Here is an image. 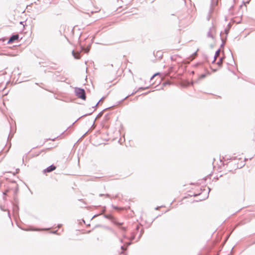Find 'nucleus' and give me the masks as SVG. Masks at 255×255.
Segmentation results:
<instances>
[{"label": "nucleus", "mask_w": 255, "mask_h": 255, "mask_svg": "<svg viewBox=\"0 0 255 255\" xmlns=\"http://www.w3.org/2000/svg\"><path fill=\"white\" fill-rule=\"evenodd\" d=\"M74 92L75 95L79 98L85 100L86 99V92L84 89L79 87H75L74 88Z\"/></svg>", "instance_id": "1"}, {"label": "nucleus", "mask_w": 255, "mask_h": 255, "mask_svg": "<svg viewBox=\"0 0 255 255\" xmlns=\"http://www.w3.org/2000/svg\"><path fill=\"white\" fill-rule=\"evenodd\" d=\"M104 217L106 219H109L111 220V221L115 225L119 226V227L123 231L125 232L126 231V228L124 227H121L123 225V223H120L117 221L115 218L111 215V214H105Z\"/></svg>", "instance_id": "2"}, {"label": "nucleus", "mask_w": 255, "mask_h": 255, "mask_svg": "<svg viewBox=\"0 0 255 255\" xmlns=\"http://www.w3.org/2000/svg\"><path fill=\"white\" fill-rule=\"evenodd\" d=\"M49 14L53 16H58L61 14V10L58 7H54L50 10Z\"/></svg>", "instance_id": "3"}, {"label": "nucleus", "mask_w": 255, "mask_h": 255, "mask_svg": "<svg viewBox=\"0 0 255 255\" xmlns=\"http://www.w3.org/2000/svg\"><path fill=\"white\" fill-rule=\"evenodd\" d=\"M56 167L53 164H52L50 165L49 166L47 167L46 168L43 170V173H49L50 172H52L54 171L56 169Z\"/></svg>", "instance_id": "4"}, {"label": "nucleus", "mask_w": 255, "mask_h": 255, "mask_svg": "<svg viewBox=\"0 0 255 255\" xmlns=\"http://www.w3.org/2000/svg\"><path fill=\"white\" fill-rule=\"evenodd\" d=\"M19 38V35L18 34H12L9 38L7 44H10L17 40Z\"/></svg>", "instance_id": "5"}, {"label": "nucleus", "mask_w": 255, "mask_h": 255, "mask_svg": "<svg viewBox=\"0 0 255 255\" xmlns=\"http://www.w3.org/2000/svg\"><path fill=\"white\" fill-rule=\"evenodd\" d=\"M149 86L145 87H139L137 91L133 92L131 94L127 96L124 99H123L122 100V101H124V100L127 99L128 97L129 96L135 94L137 91H140V90H143L147 89L149 88Z\"/></svg>", "instance_id": "6"}, {"label": "nucleus", "mask_w": 255, "mask_h": 255, "mask_svg": "<svg viewBox=\"0 0 255 255\" xmlns=\"http://www.w3.org/2000/svg\"><path fill=\"white\" fill-rule=\"evenodd\" d=\"M205 73H203L201 74L199 77V80H201L205 78L207 76L210 75L211 74V72L209 71L207 69H205Z\"/></svg>", "instance_id": "7"}, {"label": "nucleus", "mask_w": 255, "mask_h": 255, "mask_svg": "<svg viewBox=\"0 0 255 255\" xmlns=\"http://www.w3.org/2000/svg\"><path fill=\"white\" fill-rule=\"evenodd\" d=\"M131 244V242H128L126 243L124 246H121V249L123 251H125L127 250L128 246H129Z\"/></svg>", "instance_id": "8"}, {"label": "nucleus", "mask_w": 255, "mask_h": 255, "mask_svg": "<svg viewBox=\"0 0 255 255\" xmlns=\"http://www.w3.org/2000/svg\"><path fill=\"white\" fill-rule=\"evenodd\" d=\"M214 29V27L210 28L209 31H208L207 33V37H210L212 38L213 39L214 38V35L212 34L213 30Z\"/></svg>", "instance_id": "9"}, {"label": "nucleus", "mask_w": 255, "mask_h": 255, "mask_svg": "<svg viewBox=\"0 0 255 255\" xmlns=\"http://www.w3.org/2000/svg\"><path fill=\"white\" fill-rule=\"evenodd\" d=\"M90 45H88L87 47H85L84 46H81V50L84 51L85 53H88L90 49Z\"/></svg>", "instance_id": "10"}, {"label": "nucleus", "mask_w": 255, "mask_h": 255, "mask_svg": "<svg viewBox=\"0 0 255 255\" xmlns=\"http://www.w3.org/2000/svg\"><path fill=\"white\" fill-rule=\"evenodd\" d=\"M224 57H221L219 60V61L217 62V64L219 66L221 67L222 66L223 61L224 60Z\"/></svg>", "instance_id": "11"}, {"label": "nucleus", "mask_w": 255, "mask_h": 255, "mask_svg": "<svg viewBox=\"0 0 255 255\" xmlns=\"http://www.w3.org/2000/svg\"><path fill=\"white\" fill-rule=\"evenodd\" d=\"M107 109H108V108H106V109H105L104 110H103L102 111H101V112H100V113L97 115V117L96 118V119H95V121L96 119H97L100 118V117H101L102 116V115H103V114L104 112L105 111L107 110Z\"/></svg>", "instance_id": "12"}, {"label": "nucleus", "mask_w": 255, "mask_h": 255, "mask_svg": "<svg viewBox=\"0 0 255 255\" xmlns=\"http://www.w3.org/2000/svg\"><path fill=\"white\" fill-rule=\"evenodd\" d=\"M72 55L73 56H74V57L75 58V59H78L79 58H80V55L79 53H78L77 55L75 54V52L74 50L72 51Z\"/></svg>", "instance_id": "13"}, {"label": "nucleus", "mask_w": 255, "mask_h": 255, "mask_svg": "<svg viewBox=\"0 0 255 255\" xmlns=\"http://www.w3.org/2000/svg\"><path fill=\"white\" fill-rule=\"evenodd\" d=\"M220 52V49H218L215 52V54L214 55V57H215V58H217V57L218 56V55L219 54Z\"/></svg>", "instance_id": "14"}, {"label": "nucleus", "mask_w": 255, "mask_h": 255, "mask_svg": "<svg viewBox=\"0 0 255 255\" xmlns=\"http://www.w3.org/2000/svg\"><path fill=\"white\" fill-rule=\"evenodd\" d=\"M104 196H105L106 197H108V198H110V197H111V195L109 194H99V196H100V197H102Z\"/></svg>", "instance_id": "15"}, {"label": "nucleus", "mask_w": 255, "mask_h": 255, "mask_svg": "<svg viewBox=\"0 0 255 255\" xmlns=\"http://www.w3.org/2000/svg\"><path fill=\"white\" fill-rule=\"evenodd\" d=\"M104 119L106 121H108L109 120V114H107L106 115H105L104 116Z\"/></svg>", "instance_id": "16"}, {"label": "nucleus", "mask_w": 255, "mask_h": 255, "mask_svg": "<svg viewBox=\"0 0 255 255\" xmlns=\"http://www.w3.org/2000/svg\"><path fill=\"white\" fill-rule=\"evenodd\" d=\"M13 134H14L13 133H11V132L10 131L9 134V135L7 137V140L11 139V138L12 137V136L13 135Z\"/></svg>", "instance_id": "17"}, {"label": "nucleus", "mask_w": 255, "mask_h": 255, "mask_svg": "<svg viewBox=\"0 0 255 255\" xmlns=\"http://www.w3.org/2000/svg\"><path fill=\"white\" fill-rule=\"evenodd\" d=\"M93 112H91V113H88V114H86L83 116H82L81 117H80L77 120H78L79 119H80V118H82V117H86L87 116H89V115H91L92 113H93Z\"/></svg>", "instance_id": "18"}, {"label": "nucleus", "mask_w": 255, "mask_h": 255, "mask_svg": "<svg viewBox=\"0 0 255 255\" xmlns=\"http://www.w3.org/2000/svg\"><path fill=\"white\" fill-rule=\"evenodd\" d=\"M135 238V235L134 234L132 235L130 238H129V240H130V242L133 241V240H134Z\"/></svg>", "instance_id": "19"}, {"label": "nucleus", "mask_w": 255, "mask_h": 255, "mask_svg": "<svg viewBox=\"0 0 255 255\" xmlns=\"http://www.w3.org/2000/svg\"><path fill=\"white\" fill-rule=\"evenodd\" d=\"M221 40H222V43L221 44V47H223L225 45V40L223 39V38H221Z\"/></svg>", "instance_id": "20"}, {"label": "nucleus", "mask_w": 255, "mask_h": 255, "mask_svg": "<svg viewBox=\"0 0 255 255\" xmlns=\"http://www.w3.org/2000/svg\"><path fill=\"white\" fill-rule=\"evenodd\" d=\"M120 254H123V255H128L127 253H125L124 251L123 250L120 253Z\"/></svg>", "instance_id": "21"}, {"label": "nucleus", "mask_w": 255, "mask_h": 255, "mask_svg": "<svg viewBox=\"0 0 255 255\" xmlns=\"http://www.w3.org/2000/svg\"><path fill=\"white\" fill-rule=\"evenodd\" d=\"M159 74H160L159 73H156L154 74V75L151 77V78H150V80H151L154 78V76H156V75H159Z\"/></svg>", "instance_id": "22"}, {"label": "nucleus", "mask_w": 255, "mask_h": 255, "mask_svg": "<svg viewBox=\"0 0 255 255\" xmlns=\"http://www.w3.org/2000/svg\"><path fill=\"white\" fill-rule=\"evenodd\" d=\"M51 233L52 234H56V235H58V233H57V231H51Z\"/></svg>", "instance_id": "23"}, {"label": "nucleus", "mask_w": 255, "mask_h": 255, "mask_svg": "<svg viewBox=\"0 0 255 255\" xmlns=\"http://www.w3.org/2000/svg\"><path fill=\"white\" fill-rule=\"evenodd\" d=\"M229 31V29H225V32L226 33V35H227V34H228ZM226 37H227V36H226Z\"/></svg>", "instance_id": "24"}, {"label": "nucleus", "mask_w": 255, "mask_h": 255, "mask_svg": "<svg viewBox=\"0 0 255 255\" xmlns=\"http://www.w3.org/2000/svg\"><path fill=\"white\" fill-rule=\"evenodd\" d=\"M200 65H202V63H197L196 64L194 65V66L197 67Z\"/></svg>", "instance_id": "25"}, {"label": "nucleus", "mask_w": 255, "mask_h": 255, "mask_svg": "<svg viewBox=\"0 0 255 255\" xmlns=\"http://www.w3.org/2000/svg\"><path fill=\"white\" fill-rule=\"evenodd\" d=\"M112 207L114 209H118V207H117V206H115V205H112Z\"/></svg>", "instance_id": "26"}, {"label": "nucleus", "mask_w": 255, "mask_h": 255, "mask_svg": "<svg viewBox=\"0 0 255 255\" xmlns=\"http://www.w3.org/2000/svg\"><path fill=\"white\" fill-rule=\"evenodd\" d=\"M99 104V102H98L96 104V105H95L94 106L92 107V108H96L97 106L98 105V104Z\"/></svg>", "instance_id": "27"}, {"label": "nucleus", "mask_w": 255, "mask_h": 255, "mask_svg": "<svg viewBox=\"0 0 255 255\" xmlns=\"http://www.w3.org/2000/svg\"><path fill=\"white\" fill-rule=\"evenodd\" d=\"M198 50V49L194 53H193V56H196L197 55V51Z\"/></svg>", "instance_id": "28"}, {"label": "nucleus", "mask_w": 255, "mask_h": 255, "mask_svg": "<svg viewBox=\"0 0 255 255\" xmlns=\"http://www.w3.org/2000/svg\"><path fill=\"white\" fill-rule=\"evenodd\" d=\"M62 224H58V225H57V228H60L62 227Z\"/></svg>", "instance_id": "29"}, {"label": "nucleus", "mask_w": 255, "mask_h": 255, "mask_svg": "<svg viewBox=\"0 0 255 255\" xmlns=\"http://www.w3.org/2000/svg\"><path fill=\"white\" fill-rule=\"evenodd\" d=\"M101 215V214H96L93 217V218L96 217H97L99 215Z\"/></svg>", "instance_id": "30"}, {"label": "nucleus", "mask_w": 255, "mask_h": 255, "mask_svg": "<svg viewBox=\"0 0 255 255\" xmlns=\"http://www.w3.org/2000/svg\"><path fill=\"white\" fill-rule=\"evenodd\" d=\"M143 229H142L141 231H140V234H141V235H142L143 233Z\"/></svg>", "instance_id": "31"}, {"label": "nucleus", "mask_w": 255, "mask_h": 255, "mask_svg": "<svg viewBox=\"0 0 255 255\" xmlns=\"http://www.w3.org/2000/svg\"><path fill=\"white\" fill-rule=\"evenodd\" d=\"M143 229H142L141 231H140V234H141V235H142L143 233Z\"/></svg>", "instance_id": "32"}, {"label": "nucleus", "mask_w": 255, "mask_h": 255, "mask_svg": "<svg viewBox=\"0 0 255 255\" xmlns=\"http://www.w3.org/2000/svg\"><path fill=\"white\" fill-rule=\"evenodd\" d=\"M14 211L15 210H18V206H16L14 209Z\"/></svg>", "instance_id": "33"}, {"label": "nucleus", "mask_w": 255, "mask_h": 255, "mask_svg": "<svg viewBox=\"0 0 255 255\" xmlns=\"http://www.w3.org/2000/svg\"><path fill=\"white\" fill-rule=\"evenodd\" d=\"M8 192V191H6L3 193V195H6L7 193Z\"/></svg>", "instance_id": "34"}, {"label": "nucleus", "mask_w": 255, "mask_h": 255, "mask_svg": "<svg viewBox=\"0 0 255 255\" xmlns=\"http://www.w3.org/2000/svg\"><path fill=\"white\" fill-rule=\"evenodd\" d=\"M104 98H105V97H102V98L99 100V103H100L101 101H102V100H103L104 99Z\"/></svg>", "instance_id": "35"}, {"label": "nucleus", "mask_w": 255, "mask_h": 255, "mask_svg": "<svg viewBox=\"0 0 255 255\" xmlns=\"http://www.w3.org/2000/svg\"><path fill=\"white\" fill-rule=\"evenodd\" d=\"M142 236L141 234H139V236H138V240H139L140 239V238H141V237Z\"/></svg>", "instance_id": "36"}, {"label": "nucleus", "mask_w": 255, "mask_h": 255, "mask_svg": "<svg viewBox=\"0 0 255 255\" xmlns=\"http://www.w3.org/2000/svg\"><path fill=\"white\" fill-rule=\"evenodd\" d=\"M216 60V58H215V57H214V60L212 61V63H215V62Z\"/></svg>", "instance_id": "37"}, {"label": "nucleus", "mask_w": 255, "mask_h": 255, "mask_svg": "<svg viewBox=\"0 0 255 255\" xmlns=\"http://www.w3.org/2000/svg\"><path fill=\"white\" fill-rule=\"evenodd\" d=\"M55 139H56V138H52V139L49 138V140H51L52 141H55Z\"/></svg>", "instance_id": "38"}, {"label": "nucleus", "mask_w": 255, "mask_h": 255, "mask_svg": "<svg viewBox=\"0 0 255 255\" xmlns=\"http://www.w3.org/2000/svg\"><path fill=\"white\" fill-rule=\"evenodd\" d=\"M161 207H157L155 208V210H158Z\"/></svg>", "instance_id": "39"}, {"label": "nucleus", "mask_w": 255, "mask_h": 255, "mask_svg": "<svg viewBox=\"0 0 255 255\" xmlns=\"http://www.w3.org/2000/svg\"><path fill=\"white\" fill-rule=\"evenodd\" d=\"M120 242L121 243H124V241H123V240L122 239H120Z\"/></svg>", "instance_id": "40"}, {"label": "nucleus", "mask_w": 255, "mask_h": 255, "mask_svg": "<svg viewBox=\"0 0 255 255\" xmlns=\"http://www.w3.org/2000/svg\"><path fill=\"white\" fill-rule=\"evenodd\" d=\"M24 22L23 21H20V24H23Z\"/></svg>", "instance_id": "41"}, {"label": "nucleus", "mask_w": 255, "mask_h": 255, "mask_svg": "<svg viewBox=\"0 0 255 255\" xmlns=\"http://www.w3.org/2000/svg\"><path fill=\"white\" fill-rule=\"evenodd\" d=\"M105 211H106V207H104V209H103V212H105Z\"/></svg>", "instance_id": "42"}, {"label": "nucleus", "mask_w": 255, "mask_h": 255, "mask_svg": "<svg viewBox=\"0 0 255 255\" xmlns=\"http://www.w3.org/2000/svg\"><path fill=\"white\" fill-rule=\"evenodd\" d=\"M0 209L2 211H5L4 209H3V208H2L1 207H0Z\"/></svg>", "instance_id": "43"}, {"label": "nucleus", "mask_w": 255, "mask_h": 255, "mask_svg": "<svg viewBox=\"0 0 255 255\" xmlns=\"http://www.w3.org/2000/svg\"><path fill=\"white\" fill-rule=\"evenodd\" d=\"M64 78H63L62 79H61V81H64L65 80H64Z\"/></svg>", "instance_id": "44"}, {"label": "nucleus", "mask_w": 255, "mask_h": 255, "mask_svg": "<svg viewBox=\"0 0 255 255\" xmlns=\"http://www.w3.org/2000/svg\"><path fill=\"white\" fill-rule=\"evenodd\" d=\"M136 229L137 230H138V229H139V227H138V226H137V227H136Z\"/></svg>", "instance_id": "45"}, {"label": "nucleus", "mask_w": 255, "mask_h": 255, "mask_svg": "<svg viewBox=\"0 0 255 255\" xmlns=\"http://www.w3.org/2000/svg\"><path fill=\"white\" fill-rule=\"evenodd\" d=\"M57 74H58V73H59V72H55V74L56 76H57Z\"/></svg>", "instance_id": "46"}, {"label": "nucleus", "mask_w": 255, "mask_h": 255, "mask_svg": "<svg viewBox=\"0 0 255 255\" xmlns=\"http://www.w3.org/2000/svg\"><path fill=\"white\" fill-rule=\"evenodd\" d=\"M208 189H209V191H208V193H209V192L211 191V189L210 188L208 187Z\"/></svg>", "instance_id": "47"}, {"label": "nucleus", "mask_w": 255, "mask_h": 255, "mask_svg": "<svg viewBox=\"0 0 255 255\" xmlns=\"http://www.w3.org/2000/svg\"><path fill=\"white\" fill-rule=\"evenodd\" d=\"M32 231H39V230H38V229H36V230H32Z\"/></svg>", "instance_id": "48"}, {"label": "nucleus", "mask_w": 255, "mask_h": 255, "mask_svg": "<svg viewBox=\"0 0 255 255\" xmlns=\"http://www.w3.org/2000/svg\"><path fill=\"white\" fill-rule=\"evenodd\" d=\"M149 93V92H147V93H144L143 94H144V95H146V94H147V93Z\"/></svg>", "instance_id": "49"}, {"label": "nucleus", "mask_w": 255, "mask_h": 255, "mask_svg": "<svg viewBox=\"0 0 255 255\" xmlns=\"http://www.w3.org/2000/svg\"><path fill=\"white\" fill-rule=\"evenodd\" d=\"M48 229H49V228H47V229H43V230H48Z\"/></svg>", "instance_id": "50"}, {"label": "nucleus", "mask_w": 255, "mask_h": 255, "mask_svg": "<svg viewBox=\"0 0 255 255\" xmlns=\"http://www.w3.org/2000/svg\"><path fill=\"white\" fill-rule=\"evenodd\" d=\"M232 57L233 58V55L232 54ZM233 60L234 61V58H233Z\"/></svg>", "instance_id": "51"}, {"label": "nucleus", "mask_w": 255, "mask_h": 255, "mask_svg": "<svg viewBox=\"0 0 255 255\" xmlns=\"http://www.w3.org/2000/svg\"><path fill=\"white\" fill-rule=\"evenodd\" d=\"M94 123H95V121L94 122ZM94 125V123L93 124L92 127H93Z\"/></svg>", "instance_id": "52"}, {"label": "nucleus", "mask_w": 255, "mask_h": 255, "mask_svg": "<svg viewBox=\"0 0 255 255\" xmlns=\"http://www.w3.org/2000/svg\"><path fill=\"white\" fill-rule=\"evenodd\" d=\"M8 215L9 216H10L9 212L8 213Z\"/></svg>", "instance_id": "53"}, {"label": "nucleus", "mask_w": 255, "mask_h": 255, "mask_svg": "<svg viewBox=\"0 0 255 255\" xmlns=\"http://www.w3.org/2000/svg\"><path fill=\"white\" fill-rule=\"evenodd\" d=\"M205 58H206V59H207V56H205Z\"/></svg>", "instance_id": "54"}, {"label": "nucleus", "mask_w": 255, "mask_h": 255, "mask_svg": "<svg viewBox=\"0 0 255 255\" xmlns=\"http://www.w3.org/2000/svg\"><path fill=\"white\" fill-rule=\"evenodd\" d=\"M22 161H24V157H23Z\"/></svg>", "instance_id": "55"}, {"label": "nucleus", "mask_w": 255, "mask_h": 255, "mask_svg": "<svg viewBox=\"0 0 255 255\" xmlns=\"http://www.w3.org/2000/svg\"><path fill=\"white\" fill-rule=\"evenodd\" d=\"M112 108V106H111V107H110V108H108V109H110V108Z\"/></svg>", "instance_id": "56"}]
</instances>
